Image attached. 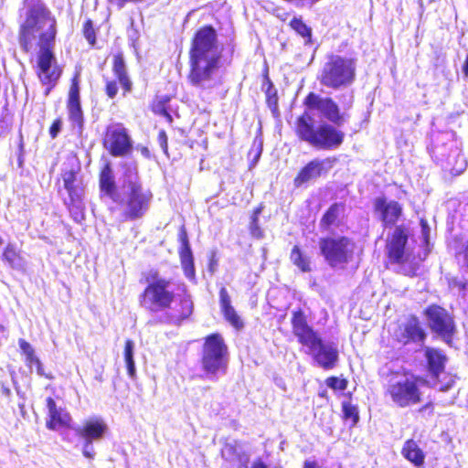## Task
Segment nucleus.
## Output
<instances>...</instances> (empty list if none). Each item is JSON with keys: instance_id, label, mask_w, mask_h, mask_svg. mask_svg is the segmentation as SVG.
Masks as SVG:
<instances>
[{"instance_id": "obj_4", "label": "nucleus", "mask_w": 468, "mask_h": 468, "mask_svg": "<svg viewBox=\"0 0 468 468\" xmlns=\"http://www.w3.org/2000/svg\"><path fill=\"white\" fill-rule=\"evenodd\" d=\"M292 329L298 342L307 348L317 366L330 370L335 367L339 353L334 343H325L319 333L307 321V316L302 309L293 310L291 318Z\"/></svg>"}, {"instance_id": "obj_33", "label": "nucleus", "mask_w": 468, "mask_h": 468, "mask_svg": "<svg viewBox=\"0 0 468 468\" xmlns=\"http://www.w3.org/2000/svg\"><path fill=\"white\" fill-rule=\"evenodd\" d=\"M77 173L78 170H75L72 167L63 171L62 179L65 189L80 185L77 182Z\"/></svg>"}, {"instance_id": "obj_40", "label": "nucleus", "mask_w": 468, "mask_h": 468, "mask_svg": "<svg viewBox=\"0 0 468 468\" xmlns=\"http://www.w3.org/2000/svg\"><path fill=\"white\" fill-rule=\"evenodd\" d=\"M92 442L93 441H85L84 442V445H83V449H82V453L85 457L87 458H90V459H92L94 457V449H93V446H92Z\"/></svg>"}, {"instance_id": "obj_47", "label": "nucleus", "mask_w": 468, "mask_h": 468, "mask_svg": "<svg viewBox=\"0 0 468 468\" xmlns=\"http://www.w3.org/2000/svg\"><path fill=\"white\" fill-rule=\"evenodd\" d=\"M7 130V125L5 124V120L0 119V136L4 134Z\"/></svg>"}, {"instance_id": "obj_22", "label": "nucleus", "mask_w": 468, "mask_h": 468, "mask_svg": "<svg viewBox=\"0 0 468 468\" xmlns=\"http://www.w3.org/2000/svg\"><path fill=\"white\" fill-rule=\"evenodd\" d=\"M219 303L226 320L236 329L242 328L243 323L231 305L230 296L225 287H222L219 291Z\"/></svg>"}, {"instance_id": "obj_43", "label": "nucleus", "mask_w": 468, "mask_h": 468, "mask_svg": "<svg viewBox=\"0 0 468 468\" xmlns=\"http://www.w3.org/2000/svg\"><path fill=\"white\" fill-rule=\"evenodd\" d=\"M159 143L161 145V148L164 150V152L167 151V136L164 131H161L158 135Z\"/></svg>"}, {"instance_id": "obj_35", "label": "nucleus", "mask_w": 468, "mask_h": 468, "mask_svg": "<svg viewBox=\"0 0 468 468\" xmlns=\"http://www.w3.org/2000/svg\"><path fill=\"white\" fill-rule=\"evenodd\" d=\"M326 385L335 390H345L347 387V381L336 377H330L326 379Z\"/></svg>"}, {"instance_id": "obj_9", "label": "nucleus", "mask_w": 468, "mask_h": 468, "mask_svg": "<svg viewBox=\"0 0 468 468\" xmlns=\"http://www.w3.org/2000/svg\"><path fill=\"white\" fill-rule=\"evenodd\" d=\"M407 240L406 231L401 227H397L388 237L386 250L392 263L402 264L406 274L414 275L422 259L412 255L406 249Z\"/></svg>"}, {"instance_id": "obj_2", "label": "nucleus", "mask_w": 468, "mask_h": 468, "mask_svg": "<svg viewBox=\"0 0 468 468\" xmlns=\"http://www.w3.org/2000/svg\"><path fill=\"white\" fill-rule=\"evenodd\" d=\"M147 282L140 295V303L144 308L152 313L172 310L168 319L170 323L176 324L190 316L193 311L190 296L186 293H176L171 280L163 278L154 271L149 274Z\"/></svg>"}, {"instance_id": "obj_32", "label": "nucleus", "mask_w": 468, "mask_h": 468, "mask_svg": "<svg viewBox=\"0 0 468 468\" xmlns=\"http://www.w3.org/2000/svg\"><path fill=\"white\" fill-rule=\"evenodd\" d=\"M342 410L346 420H350L353 425L357 423L359 415L356 406L353 405L350 401H344L342 403Z\"/></svg>"}, {"instance_id": "obj_3", "label": "nucleus", "mask_w": 468, "mask_h": 468, "mask_svg": "<svg viewBox=\"0 0 468 468\" xmlns=\"http://www.w3.org/2000/svg\"><path fill=\"white\" fill-rule=\"evenodd\" d=\"M222 48L218 45L217 34L211 27L199 29L190 49V82L203 89L213 85V76L218 69Z\"/></svg>"}, {"instance_id": "obj_45", "label": "nucleus", "mask_w": 468, "mask_h": 468, "mask_svg": "<svg viewBox=\"0 0 468 468\" xmlns=\"http://www.w3.org/2000/svg\"><path fill=\"white\" fill-rule=\"evenodd\" d=\"M250 468H268V467L261 459H258L251 463Z\"/></svg>"}, {"instance_id": "obj_37", "label": "nucleus", "mask_w": 468, "mask_h": 468, "mask_svg": "<svg viewBox=\"0 0 468 468\" xmlns=\"http://www.w3.org/2000/svg\"><path fill=\"white\" fill-rule=\"evenodd\" d=\"M18 344H19V347H20L21 351L26 356V357H27L35 353L32 346L26 340L20 339Z\"/></svg>"}, {"instance_id": "obj_54", "label": "nucleus", "mask_w": 468, "mask_h": 468, "mask_svg": "<svg viewBox=\"0 0 468 468\" xmlns=\"http://www.w3.org/2000/svg\"><path fill=\"white\" fill-rule=\"evenodd\" d=\"M3 244V239L2 238L0 237V246Z\"/></svg>"}, {"instance_id": "obj_41", "label": "nucleus", "mask_w": 468, "mask_h": 468, "mask_svg": "<svg viewBox=\"0 0 468 468\" xmlns=\"http://www.w3.org/2000/svg\"><path fill=\"white\" fill-rule=\"evenodd\" d=\"M61 126H62V122L60 120H56L50 129H49V134L50 136L54 139L57 137V135L58 134V133L60 132L61 130Z\"/></svg>"}, {"instance_id": "obj_34", "label": "nucleus", "mask_w": 468, "mask_h": 468, "mask_svg": "<svg viewBox=\"0 0 468 468\" xmlns=\"http://www.w3.org/2000/svg\"><path fill=\"white\" fill-rule=\"evenodd\" d=\"M291 27L292 29H294L299 35H301L303 37H311V28L308 27L300 18L294 17L291 23Z\"/></svg>"}, {"instance_id": "obj_44", "label": "nucleus", "mask_w": 468, "mask_h": 468, "mask_svg": "<svg viewBox=\"0 0 468 468\" xmlns=\"http://www.w3.org/2000/svg\"><path fill=\"white\" fill-rule=\"evenodd\" d=\"M40 360L38 357L35 355V353L27 357H26V363L28 367H32L33 366H36L38 364Z\"/></svg>"}, {"instance_id": "obj_29", "label": "nucleus", "mask_w": 468, "mask_h": 468, "mask_svg": "<svg viewBox=\"0 0 468 468\" xmlns=\"http://www.w3.org/2000/svg\"><path fill=\"white\" fill-rule=\"evenodd\" d=\"M134 346L135 345L133 340L128 339L125 341L123 356L127 371L131 378H134L136 373L135 363L133 360Z\"/></svg>"}, {"instance_id": "obj_27", "label": "nucleus", "mask_w": 468, "mask_h": 468, "mask_svg": "<svg viewBox=\"0 0 468 468\" xmlns=\"http://www.w3.org/2000/svg\"><path fill=\"white\" fill-rule=\"evenodd\" d=\"M402 455L416 466H420L424 462V454L422 451L412 440H409L405 442L402 448Z\"/></svg>"}, {"instance_id": "obj_18", "label": "nucleus", "mask_w": 468, "mask_h": 468, "mask_svg": "<svg viewBox=\"0 0 468 468\" xmlns=\"http://www.w3.org/2000/svg\"><path fill=\"white\" fill-rule=\"evenodd\" d=\"M69 194V200L66 202L69 210L76 222H81L84 218L85 206L82 201L84 190L81 185L66 189Z\"/></svg>"}, {"instance_id": "obj_23", "label": "nucleus", "mask_w": 468, "mask_h": 468, "mask_svg": "<svg viewBox=\"0 0 468 468\" xmlns=\"http://www.w3.org/2000/svg\"><path fill=\"white\" fill-rule=\"evenodd\" d=\"M182 246L179 251L180 254V261L182 268L184 270L185 275L188 279L195 278V266L192 251L190 249V245L186 237V234L184 232L181 235Z\"/></svg>"}, {"instance_id": "obj_36", "label": "nucleus", "mask_w": 468, "mask_h": 468, "mask_svg": "<svg viewBox=\"0 0 468 468\" xmlns=\"http://www.w3.org/2000/svg\"><path fill=\"white\" fill-rule=\"evenodd\" d=\"M84 35L90 44L95 42V33L90 21H88L84 26Z\"/></svg>"}, {"instance_id": "obj_10", "label": "nucleus", "mask_w": 468, "mask_h": 468, "mask_svg": "<svg viewBox=\"0 0 468 468\" xmlns=\"http://www.w3.org/2000/svg\"><path fill=\"white\" fill-rule=\"evenodd\" d=\"M319 248L331 267L343 268L353 260L356 245L346 237H331L321 239Z\"/></svg>"}, {"instance_id": "obj_6", "label": "nucleus", "mask_w": 468, "mask_h": 468, "mask_svg": "<svg viewBox=\"0 0 468 468\" xmlns=\"http://www.w3.org/2000/svg\"><path fill=\"white\" fill-rule=\"evenodd\" d=\"M295 131L302 141L324 150L338 148L345 136L344 133L327 122L315 126L314 119L307 112L297 119Z\"/></svg>"}, {"instance_id": "obj_16", "label": "nucleus", "mask_w": 468, "mask_h": 468, "mask_svg": "<svg viewBox=\"0 0 468 468\" xmlns=\"http://www.w3.org/2000/svg\"><path fill=\"white\" fill-rule=\"evenodd\" d=\"M374 208L386 228L395 225L402 215L401 206L397 201L388 200L384 197L375 199Z\"/></svg>"}, {"instance_id": "obj_1", "label": "nucleus", "mask_w": 468, "mask_h": 468, "mask_svg": "<svg viewBox=\"0 0 468 468\" xmlns=\"http://www.w3.org/2000/svg\"><path fill=\"white\" fill-rule=\"evenodd\" d=\"M55 37L56 20L46 5L37 0L29 6L26 20L21 25L19 43L27 52L36 47L39 48L37 73L42 84L50 85L47 89L46 94L49 92L60 76V70L52 52Z\"/></svg>"}, {"instance_id": "obj_46", "label": "nucleus", "mask_w": 468, "mask_h": 468, "mask_svg": "<svg viewBox=\"0 0 468 468\" xmlns=\"http://www.w3.org/2000/svg\"><path fill=\"white\" fill-rule=\"evenodd\" d=\"M251 233L255 237H260V230L259 228L256 225V217L253 218L252 224H251Z\"/></svg>"}, {"instance_id": "obj_51", "label": "nucleus", "mask_w": 468, "mask_h": 468, "mask_svg": "<svg viewBox=\"0 0 468 468\" xmlns=\"http://www.w3.org/2000/svg\"><path fill=\"white\" fill-rule=\"evenodd\" d=\"M421 225L423 229V235L426 236V232L428 231V226L423 220H421Z\"/></svg>"}, {"instance_id": "obj_21", "label": "nucleus", "mask_w": 468, "mask_h": 468, "mask_svg": "<svg viewBox=\"0 0 468 468\" xmlns=\"http://www.w3.org/2000/svg\"><path fill=\"white\" fill-rule=\"evenodd\" d=\"M68 111L70 121L76 125L81 127L83 115L80 101V88L76 79L70 86L68 100Z\"/></svg>"}, {"instance_id": "obj_52", "label": "nucleus", "mask_w": 468, "mask_h": 468, "mask_svg": "<svg viewBox=\"0 0 468 468\" xmlns=\"http://www.w3.org/2000/svg\"><path fill=\"white\" fill-rule=\"evenodd\" d=\"M463 71H464L465 75H468V56H467V58H466L464 66H463Z\"/></svg>"}, {"instance_id": "obj_17", "label": "nucleus", "mask_w": 468, "mask_h": 468, "mask_svg": "<svg viewBox=\"0 0 468 468\" xmlns=\"http://www.w3.org/2000/svg\"><path fill=\"white\" fill-rule=\"evenodd\" d=\"M108 430L107 424L100 418L87 420L82 426L78 427L76 433L84 441H95L101 440Z\"/></svg>"}, {"instance_id": "obj_31", "label": "nucleus", "mask_w": 468, "mask_h": 468, "mask_svg": "<svg viewBox=\"0 0 468 468\" xmlns=\"http://www.w3.org/2000/svg\"><path fill=\"white\" fill-rule=\"evenodd\" d=\"M100 185L102 191L107 193L108 195H111L113 187H114V182L112 176V170L110 167L106 166L101 173L100 177Z\"/></svg>"}, {"instance_id": "obj_7", "label": "nucleus", "mask_w": 468, "mask_h": 468, "mask_svg": "<svg viewBox=\"0 0 468 468\" xmlns=\"http://www.w3.org/2000/svg\"><path fill=\"white\" fill-rule=\"evenodd\" d=\"M355 78V60L340 55L328 56L318 77L322 85L335 90L350 86Z\"/></svg>"}, {"instance_id": "obj_26", "label": "nucleus", "mask_w": 468, "mask_h": 468, "mask_svg": "<svg viewBox=\"0 0 468 468\" xmlns=\"http://www.w3.org/2000/svg\"><path fill=\"white\" fill-rule=\"evenodd\" d=\"M113 72L120 84L125 91H130L132 82L130 81L125 69L124 60L122 55H115L113 58Z\"/></svg>"}, {"instance_id": "obj_49", "label": "nucleus", "mask_w": 468, "mask_h": 468, "mask_svg": "<svg viewBox=\"0 0 468 468\" xmlns=\"http://www.w3.org/2000/svg\"><path fill=\"white\" fill-rule=\"evenodd\" d=\"M452 383H453V381H452V380H450V381L447 383V385H445V386H441V387L439 388V389H440L441 391H446V390H448V389L452 387Z\"/></svg>"}, {"instance_id": "obj_50", "label": "nucleus", "mask_w": 468, "mask_h": 468, "mask_svg": "<svg viewBox=\"0 0 468 468\" xmlns=\"http://www.w3.org/2000/svg\"><path fill=\"white\" fill-rule=\"evenodd\" d=\"M304 468H316V464L314 462H305L304 463Z\"/></svg>"}, {"instance_id": "obj_13", "label": "nucleus", "mask_w": 468, "mask_h": 468, "mask_svg": "<svg viewBox=\"0 0 468 468\" xmlns=\"http://www.w3.org/2000/svg\"><path fill=\"white\" fill-rule=\"evenodd\" d=\"M305 104L309 110L317 111L334 124L341 125L345 122L344 114L340 113L338 105L331 98H323L310 93L305 99Z\"/></svg>"}, {"instance_id": "obj_12", "label": "nucleus", "mask_w": 468, "mask_h": 468, "mask_svg": "<svg viewBox=\"0 0 468 468\" xmlns=\"http://www.w3.org/2000/svg\"><path fill=\"white\" fill-rule=\"evenodd\" d=\"M103 144L113 156H123L132 150V141L121 123H113L107 127Z\"/></svg>"}, {"instance_id": "obj_42", "label": "nucleus", "mask_w": 468, "mask_h": 468, "mask_svg": "<svg viewBox=\"0 0 468 468\" xmlns=\"http://www.w3.org/2000/svg\"><path fill=\"white\" fill-rule=\"evenodd\" d=\"M154 112L159 113L160 115H163L168 122H172V117L169 114V112L165 109L163 105H156L154 107Z\"/></svg>"}, {"instance_id": "obj_19", "label": "nucleus", "mask_w": 468, "mask_h": 468, "mask_svg": "<svg viewBox=\"0 0 468 468\" xmlns=\"http://www.w3.org/2000/svg\"><path fill=\"white\" fill-rule=\"evenodd\" d=\"M424 337L425 333L416 317L409 318L397 332L398 340L404 344L410 341H422Z\"/></svg>"}, {"instance_id": "obj_20", "label": "nucleus", "mask_w": 468, "mask_h": 468, "mask_svg": "<svg viewBox=\"0 0 468 468\" xmlns=\"http://www.w3.org/2000/svg\"><path fill=\"white\" fill-rule=\"evenodd\" d=\"M47 407L48 409L49 420L47 421V427L50 430H58L69 424L71 418L67 410L58 408L52 398L47 399Z\"/></svg>"}, {"instance_id": "obj_38", "label": "nucleus", "mask_w": 468, "mask_h": 468, "mask_svg": "<svg viewBox=\"0 0 468 468\" xmlns=\"http://www.w3.org/2000/svg\"><path fill=\"white\" fill-rule=\"evenodd\" d=\"M457 158H458V160H457L458 165H457V166H453L452 168V173L459 175L465 170L466 162H465L464 158L462 155H460L459 154H457Z\"/></svg>"}, {"instance_id": "obj_30", "label": "nucleus", "mask_w": 468, "mask_h": 468, "mask_svg": "<svg viewBox=\"0 0 468 468\" xmlns=\"http://www.w3.org/2000/svg\"><path fill=\"white\" fill-rule=\"evenodd\" d=\"M291 261L296 265L302 271H311V262L309 258L304 255L298 246H294L291 252Z\"/></svg>"}, {"instance_id": "obj_28", "label": "nucleus", "mask_w": 468, "mask_h": 468, "mask_svg": "<svg viewBox=\"0 0 468 468\" xmlns=\"http://www.w3.org/2000/svg\"><path fill=\"white\" fill-rule=\"evenodd\" d=\"M344 213V205L335 203L325 212L321 219V226L324 228H329L335 224L337 218Z\"/></svg>"}, {"instance_id": "obj_39", "label": "nucleus", "mask_w": 468, "mask_h": 468, "mask_svg": "<svg viewBox=\"0 0 468 468\" xmlns=\"http://www.w3.org/2000/svg\"><path fill=\"white\" fill-rule=\"evenodd\" d=\"M118 92V87L114 80L106 81V93L110 98H114Z\"/></svg>"}, {"instance_id": "obj_5", "label": "nucleus", "mask_w": 468, "mask_h": 468, "mask_svg": "<svg viewBox=\"0 0 468 468\" xmlns=\"http://www.w3.org/2000/svg\"><path fill=\"white\" fill-rule=\"evenodd\" d=\"M114 200L122 207L124 220L133 221L146 215L153 194L143 187L135 168H128L121 192Z\"/></svg>"}, {"instance_id": "obj_8", "label": "nucleus", "mask_w": 468, "mask_h": 468, "mask_svg": "<svg viewBox=\"0 0 468 468\" xmlns=\"http://www.w3.org/2000/svg\"><path fill=\"white\" fill-rule=\"evenodd\" d=\"M426 383L424 378L406 372L390 379L388 392L395 404L408 407L421 401V387Z\"/></svg>"}, {"instance_id": "obj_25", "label": "nucleus", "mask_w": 468, "mask_h": 468, "mask_svg": "<svg viewBox=\"0 0 468 468\" xmlns=\"http://www.w3.org/2000/svg\"><path fill=\"white\" fill-rule=\"evenodd\" d=\"M3 260L13 269L23 270L26 266L24 258L20 255L15 244L9 243L3 253Z\"/></svg>"}, {"instance_id": "obj_24", "label": "nucleus", "mask_w": 468, "mask_h": 468, "mask_svg": "<svg viewBox=\"0 0 468 468\" xmlns=\"http://www.w3.org/2000/svg\"><path fill=\"white\" fill-rule=\"evenodd\" d=\"M426 358L428 360L430 372L433 377H438L439 374L443 371L446 361L445 356L437 349L428 348L426 350Z\"/></svg>"}, {"instance_id": "obj_53", "label": "nucleus", "mask_w": 468, "mask_h": 468, "mask_svg": "<svg viewBox=\"0 0 468 468\" xmlns=\"http://www.w3.org/2000/svg\"><path fill=\"white\" fill-rule=\"evenodd\" d=\"M462 288H463V291L467 292V291H468V282H464V283L463 284V287H462Z\"/></svg>"}, {"instance_id": "obj_48", "label": "nucleus", "mask_w": 468, "mask_h": 468, "mask_svg": "<svg viewBox=\"0 0 468 468\" xmlns=\"http://www.w3.org/2000/svg\"><path fill=\"white\" fill-rule=\"evenodd\" d=\"M36 367H37V373L39 375V376H44V370H43V367H42V364L41 362H39L38 364L36 365Z\"/></svg>"}, {"instance_id": "obj_15", "label": "nucleus", "mask_w": 468, "mask_h": 468, "mask_svg": "<svg viewBox=\"0 0 468 468\" xmlns=\"http://www.w3.org/2000/svg\"><path fill=\"white\" fill-rule=\"evenodd\" d=\"M335 162V158H315L303 166L294 179V185L300 186L303 184L315 180L328 173Z\"/></svg>"}, {"instance_id": "obj_11", "label": "nucleus", "mask_w": 468, "mask_h": 468, "mask_svg": "<svg viewBox=\"0 0 468 468\" xmlns=\"http://www.w3.org/2000/svg\"><path fill=\"white\" fill-rule=\"evenodd\" d=\"M228 363V347L218 334L206 338L203 346L202 367L207 375L215 377L225 372Z\"/></svg>"}, {"instance_id": "obj_14", "label": "nucleus", "mask_w": 468, "mask_h": 468, "mask_svg": "<svg viewBox=\"0 0 468 468\" xmlns=\"http://www.w3.org/2000/svg\"><path fill=\"white\" fill-rule=\"evenodd\" d=\"M428 323L432 331L443 337H451L454 324L448 312L438 305L430 306L426 312Z\"/></svg>"}]
</instances>
